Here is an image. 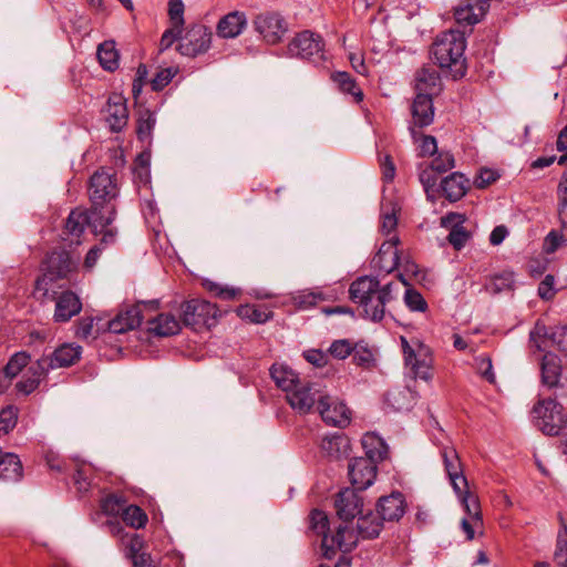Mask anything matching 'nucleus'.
<instances>
[{"instance_id":"50","label":"nucleus","mask_w":567,"mask_h":567,"mask_svg":"<svg viewBox=\"0 0 567 567\" xmlns=\"http://www.w3.org/2000/svg\"><path fill=\"white\" fill-rule=\"evenodd\" d=\"M177 72L178 69L174 66L161 69L151 81V86L153 91L163 90L166 85L169 84V82L177 74Z\"/></svg>"},{"instance_id":"46","label":"nucleus","mask_w":567,"mask_h":567,"mask_svg":"<svg viewBox=\"0 0 567 567\" xmlns=\"http://www.w3.org/2000/svg\"><path fill=\"white\" fill-rule=\"evenodd\" d=\"M555 561L561 567H567V525L563 524L557 534Z\"/></svg>"},{"instance_id":"57","label":"nucleus","mask_w":567,"mask_h":567,"mask_svg":"<svg viewBox=\"0 0 567 567\" xmlns=\"http://www.w3.org/2000/svg\"><path fill=\"white\" fill-rule=\"evenodd\" d=\"M404 301L409 309L412 311H425L427 307L426 301L422 295L413 289H406Z\"/></svg>"},{"instance_id":"62","label":"nucleus","mask_w":567,"mask_h":567,"mask_svg":"<svg viewBox=\"0 0 567 567\" xmlns=\"http://www.w3.org/2000/svg\"><path fill=\"white\" fill-rule=\"evenodd\" d=\"M555 278L553 275H546L538 286V295L544 300H550L555 296Z\"/></svg>"},{"instance_id":"22","label":"nucleus","mask_w":567,"mask_h":567,"mask_svg":"<svg viewBox=\"0 0 567 567\" xmlns=\"http://www.w3.org/2000/svg\"><path fill=\"white\" fill-rule=\"evenodd\" d=\"M529 337L538 350L544 349L545 342L538 339L548 337L559 351L567 353V326L556 327L549 332L545 324L536 323Z\"/></svg>"},{"instance_id":"38","label":"nucleus","mask_w":567,"mask_h":567,"mask_svg":"<svg viewBox=\"0 0 567 567\" xmlns=\"http://www.w3.org/2000/svg\"><path fill=\"white\" fill-rule=\"evenodd\" d=\"M97 59L103 69L114 71L118 66V53L114 41H104L97 48Z\"/></svg>"},{"instance_id":"16","label":"nucleus","mask_w":567,"mask_h":567,"mask_svg":"<svg viewBox=\"0 0 567 567\" xmlns=\"http://www.w3.org/2000/svg\"><path fill=\"white\" fill-rule=\"evenodd\" d=\"M318 411L328 425L344 427L350 423V410L330 395L319 398Z\"/></svg>"},{"instance_id":"17","label":"nucleus","mask_w":567,"mask_h":567,"mask_svg":"<svg viewBox=\"0 0 567 567\" xmlns=\"http://www.w3.org/2000/svg\"><path fill=\"white\" fill-rule=\"evenodd\" d=\"M320 396L319 390L313 384L301 382L286 394L289 405L300 414L309 413L315 403H319Z\"/></svg>"},{"instance_id":"48","label":"nucleus","mask_w":567,"mask_h":567,"mask_svg":"<svg viewBox=\"0 0 567 567\" xmlns=\"http://www.w3.org/2000/svg\"><path fill=\"white\" fill-rule=\"evenodd\" d=\"M326 297L321 291L301 290L293 296L295 303L300 308H309L324 300Z\"/></svg>"},{"instance_id":"10","label":"nucleus","mask_w":567,"mask_h":567,"mask_svg":"<svg viewBox=\"0 0 567 567\" xmlns=\"http://www.w3.org/2000/svg\"><path fill=\"white\" fill-rule=\"evenodd\" d=\"M252 28L260 39L267 44L281 42L288 31V24L284 17L275 11H265L255 16Z\"/></svg>"},{"instance_id":"44","label":"nucleus","mask_w":567,"mask_h":567,"mask_svg":"<svg viewBox=\"0 0 567 567\" xmlns=\"http://www.w3.org/2000/svg\"><path fill=\"white\" fill-rule=\"evenodd\" d=\"M237 315L243 319H248L250 322L264 323L270 318L271 313L264 308L245 305L237 309Z\"/></svg>"},{"instance_id":"5","label":"nucleus","mask_w":567,"mask_h":567,"mask_svg":"<svg viewBox=\"0 0 567 567\" xmlns=\"http://www.w3.org/2000/svg\"><path fill=\"white\" fill-rule=\"evenodd\" d=\"M85 226L91 227L95 235L102 234V243L112 244L115 241L116 229L111 227L110 217L103 216L101 212L92 207L89 210H72L65 221L64 234L79 238Z\"/></svg>"},{"instance_id":"29","label":"nucleus","mask_w":567,"mask_h":567,"mask_svg":"<svg viewBox=\"0 0 567 567\" xmlns=\"http://www.w3.org/2000/svg\"><path fill=\"white\" fill-rule=\"evenodd\" d=\"M416 94L425 93L431 97L437 94L442 89V83L437 71L431 66H423L415 74Z\"/></svg>"},{"instance_id":"55","label":"nucleus","mask_w":567,"mask_h":567,"mask_svg":"<svg viewBox=\"0 0 567 567\" xmlns=\"http://www.w3.org/2000/svg\"><path fill=\"white\" fill-rule=\"evenodd\" d=\"M455 166L454 157L451 153H440L437 157H435L430 167L439 174L445 173L452 169Z\"/></svg>"},{"instance_id":"7","label":"nucleus","mask_w":567,"mask_h":567,"mask_svg":"<svg viewBox=\"0 0 567 567\" xmlns=\"http://www.w3.org/2000/svg\"><path fill=\"white\" fill-rule=\"evenodd\" d=\"M45 274L35 282L34 295L38 299H44L49 295V282L56 279L68 278L70 274L76 270L78 261L73 260L69 252L64 250H54L45 259Z\"/></svg>"},{"instance_id":"23","label":"nucleus","mask_w":567,"mask_h":567,"mask_svg":"<svg viewBox=\"0 0 567 567\" xmlns=\"http://www.w3.org/2000/svg\"><path fill=\"white\" fill-rule=\"evenodd\" d=\"M399 238L392 235L380 247L378 254L374 256L372 262L375 268L381 271L391 272L399 265L398 251Z\"/></svg>"},{"instance_id":"12","label":"nucleus","mask_w":567,"mask_h":567,"mask_svg":"<svg viewBox=\"0 0 567 567\" xmlns=\"http://www.w3.org/2000/svg\"><path fill=\"white\" fill-rule=\"evenodd\" d=\"M213 33L204 24H194L188 28L178 43L177 50L182 55L196 56L205 53L212 44Z\"/></svg>"},{"instance_id":"30","label":"nucleus","mask_w":567,"mask_h":567,"mask_svg":"<svg viewBox=\"0 0 567 567\" xmlns=\"http://www.w3.org/2000/svg\"><path fill=\"white\" fill-rule=\"evenodd\" d=\"M468 179L461 173H452L441 183V189L450 202L460 200L467 192Z\"/></svg>"},{"instance_id":"6","label":"nucleus","mask_w":567,"mask_h":567,"mask_svg":"<svg viewBox=\"0 0 567 567\" xmlns=\"http://www.w3.org/2000/svg\"><path fill=\"white\" fill-rule=\"evenodd\" d=\"M117 193V179L114 174L101 169L92 175L89 186L91 207L96 208L103 216H109L110 224L115 216V207L112 202L116 198Z\"/></svg>"},{"instance_id":"47","label":"nucleus","mask_w":567,"mask_h":567,"mask_svg":"<svg viewBox=\"0 0 567 567\" xmlns=\"http://www.w3.org/2000/svg\"><path fill=\"white\" fill-rule=\"evenodd\" d=\"M513 278L511 274H503L492 277L485 285V290L491 295H497L504 290L511 289Z\"/></svg>"},{"instance_id":"15","label":"nucleus","mask_w":567,"mask_h":567,"mask_svg":"<svg viewBox=\"0 0 567 567\" xmlns=\"http://www.w3.org/2000/svg\"><path fill=\"white\" fill-rule=\"evenodd\" d=\"M412 122L409 126L412 138H419L416 127L423 128L432 124L434 120V107L432 97L429 94H416L411 105Z\"/></svg>"},{"instance_id":"31","label":"nucleus","mask_w":567,"mask_h":567,"mask_svg":"<svg viewBox=\"0 0 567 567\" xmlns=\"http://www.w3.org/2000/svg\"><path fill=\"white\" fill-rule=\"evenodd\" d=\"M23 475V467L19 456L14 453L0 452V480L18 482Z\"/></svg>"},{"instance_id":"60","label":"nucleus","mask_w":567,"mask_h":567,"mask_svg":"<svg viewBox=\"0 0 567 567\" xmlns=\"http://www.w3.org/2000/svg\"><path fill=\"white\" fill-rule=\"evenodd\" d=\"M437 173H435L430 166L422 169L420 173V182L422 183L424 190L427 196H431V192H435Z\"/></svg>"},{"instance_id":"51","label":"nucleus","mask_w":567,"mask_h":567,"mask_svg":"<svg viewBox=\"0 0 567 567\" xmlns=\"http://www.w3.org/2000/svg\"><path fill=\"white\" fill-rule=\"evenodd\" d=\"M17 410L13 406L0 411V435L8 434L17 424Z\"/></svg>"},{"instance_id":"39","label":"nucleus","mask_w":567,"mask_h":567,"mask_svg":"<svg viewBox=\"0 0 567 567\" xmlns=\"http://www.w3.org/2000/svg\"><path fill=\"white\" fill-rule=\"evenodd\" d=\"M400 208L393 202L382 205L381 230L384 235L392 236L398 225V213Z\"/></svg>"},{"instance_id":"19","label":"nucleus","mask_w":567,"mask_h":567,"mask_svg":"<svg viewBox=\"0 0 567 567\" xmlns=\"http://www.w3.org/2000/svg\"><path fill=\"white\" fill-rule=\"evenodd\" d=\"M489 0H466L454 9V17L461 25L478 23L489 9Z\"/></svg>"},{"instance_id":"8","label":"nucleus","mask_w":567,"mask_h":567,"mask_svg":"<svg viewBox=\"0 0 567 567\" xmlns=\"http://www.w3.org/2000/svg\"><path fill=\"white\" fill-rule=\"evenodd\" d=\"M532 414L535 425L547 435H558L566 422L563 406L554 399L539 400Z\"/></svg>"},{"instance_id":"37","label":"nucleus","mask_w":567,"mask_h":567,"mask_svg":"<svg viewBox=\"0 0 567 567\" xmlns=\"http://www.w3.org/2000/svg\"><path fill=\"white\" fill-rule=\"evenodd\" d=\"M331 80L338 85L339 90L344 94H350L355 103L363 100V92L357 85L354 79L347 72H334Z\"/></svg>"},{"instance_id":"32","label":"nucleus","mask_w":567,"mask_h":567,"mask_svg":"<svg viewBox=\"0 0 567 567\" xmlns=\"http://www.w3.org/2000/svg\"><path fill=\"white\" fill-rule=\"evenodd\" d=\"M148 330L159 337H169L179 332L181 322L173 315L161 313L148 319Z\"/></svg>"},{"instance_id":"21","label":"nucleus","mask_w":567,"mask_h":567,"mask_svg":"<svg viewBox=\"0 0 567 567\" xmlns=\"http://www.w3.org/2000/svg\"><path fill=\"white\" fill-rule=\"evenodd\" d=\"M105 121L113 132H120L126 126L128 112L126 102L122 95L113 94L105 106Z\"/></svg>"},{"instance_id":"4","label":"nucleus","mask_w":567,"mask_h":567,"mask_svg":"<svg viewBox=\"0 0 567 567\" xmlns=\"http://www.w3.org/2000/svg\"><path fill=\"white\" fill-rule=\"evenodd\" d=\"M328 516L326 513L319 509H313L310 514V528L322 536L321 548L323 556L327 559H332L336 555L337 549L348 553L353 549L357 545V537L353 532L348 528L347 525H340L337 529L336 535L329 536L328 532Z\"/></svg>"},{"instance_id":"45","label":"nucleus","mask_w":567,"mask_h":567,"mask_svg":"<svg viewBox=\"0 0 567 567\" xmlns=\"http://www.w3.org/2000/svg\"><path fill=\"white\" fill-rule=\"evenodd\" d=\"M155 115L150 110H143L140 112L137 120L136 133L140 140L144 141L148 138L155 126Z\"/></svg>"},{"instance_id":"11","label":"nucleus","mask_w":567,"mask_h":567,"mask_svg":"<svg viewBox=\"0 0 567 567\" xmlns=\"http://www.w3.org/2000/svg\"><path fill=\"white\" fill-rule=\"evenodd\" d=\"M401 342L405 364L411 368L416 378L424 381L431 380L432 357L430 349L419 341L411 344L404 337H401Z\"/></svg>"},{"instance_id":"42","label":"nucleus","mask_w":567,"mask_h":567,"mask_svg":"<svg viewBox=\"0 0 567 567\" xmlns=\"http://www.w3.org/2000/svg\"><path fill=\"white\" fill-rule=\"evenodd\" d=\"M30 357L24 352H18L11 357L6 364L2 373L8 377L9 383L16 378L19 372L29 364Z\"/></svg>"},{"instance_id":"26","label":"nucleus","mask_w":567,"mask_h":567,"mask_svg":"<svg viewBox=\"0 0 567 567\" xmlns=\"http://www.w3.org/2000/svg\"><path fill=\"white\" fill-rule=\"evenodd\" d=\"M321 452L331 460L348 457L351 451L350 439L340 433L324 436L320 444Z\"/></svg>"},{"instance_id":"59","label":"nucleus","mask_w":567,"mask_h":567,"mask_svg":"<svg viewBox=\"0 0 567 567\" xmlns=\"http://www.w3.org/2000/svg\"><path fill=\"white\" fill-rule=\"evenodd\" d=\"M566 238L564 235L556 230H551L544 239V251L546 254L555 252L564 243Z\"/></svg>"},{"instance_id":"9","label":"nucleus","mask_w":567,"mask_h":567,"mask_svg":"<svg viewBox=\"0 0 567 567\" xmlns=\"http://www.w3.org/2000/svg\"><path fill=\"white\" fill-rule=\"evenodd\" d=\"M288 52L291 56L321 64L326 60L324 42L320 34L305 30L296 34L288 44Z\"/></svg>"},{"instance_id":"56","label":"nucleus","mask_w":567,"mask_h":567,"mask_svg":"<svg viewBox=\"0 0 567 567\" xmlns=\"http://www.w3.org/2000/svg\"><path fill=\"white\" fill-rule=\"evenodd\" d=\"M471 238V233L465 229V227H460L455 229H451L450 234L447 236L449 243L454 247L456 250H461L468 239Z\"/></svg>"},{"instance_id":"40","label":"nucleus","mask_w":567,"mask_h":567,"mask_svg":"<svg viewBox=\"0 0 567 567\" xmlns=\"http://www.w3.org/2000/svg\"><path fill=\"white\" fill-rule=\"evenodd\" d=\"M461 502L470 517L475 523L482 522L480 502L476 495L470 493V491L461 486V494H457Z\"/></svg>"},{"instance_id":"25","label":"nucleus","mask_w":567,"mask_h":567,"mask_svg":"<svg viewBox=\"0 0 567 567\" xmlns=\"http://www.w3.org/2000/svg\"><path fill=\"white\" fill-rule=\"evenodd\" d=\"M404 512V498L399 492L381 497L377 505V514L383 522L399 520L403 516Z\"/></svg>"},{"instance_id":"34","label":"nucleus","mask_w":567,"mask_h":567,"mask_svg":"<svg viewBox=\"0 0 567 567\" xmlns=\"http://www.w3.org/2000/svg\"><path fill=\"white\" fill-rule=\"evenodd\" d=\"M270 375L276 385L288 394L300 382L297 373L284 364H274L270 369Z\"/></svg>"},{"instance_id":"24","label":"nucleus","mask_w":567,"mask_h":567,"mask_svg":"<svg viewBox=\"0 0 567 567\" xmlns=\"http://www.w3.org/2000/svg\"><path fill=\"white\" fill-rule=\"evenodd\" d=\"M248 20L243 11H231L217 23L216 33L221 39H235L247 28Z\"/></svg>"},{"instance_id":"3","label":"nucleus","mask_w":567,"mask_h":567,"mask_svg":"<svg viewBox=\"0 0 567 567\" xmlns=\"http://www.w3.org/2000/svg\"><path fill=\"white\" fill-rule=\"evenodd\" d=\"M465 40L460 32L449 31L436 37L431 48V54L437 65L450 69L454 79L465 74Z\"/></svg>"},{"instance_id":"1","label":"nucleus","mask_w":567,"mask_h":567,"mask_svg":"<svg viewBox=\"0 0 567 567\" xmlns=\"http://www.w3.org/2000/svg\"><path fill=\"white\" fill-rule=\"evenodd\" d=\"M401 286H408L401 274L399 281H391L382 287L375 278L363 276L350 285L349 295L353 302L362 307L364 316L377 322L384 318L385 305L394 299Z\"/></svg>"},{"instance_id":"20","label":"nucleus","mask_w":567,"mask_h":567,"mask_svg":"<svg viewBox=\"0 0 567 567\" xmlns=\"http://www.w3.org/2000/svg\"><path fill=\"white\" fill-rule=\"evenodd\" d=\"M362 504L357 491L349 487L340 491L334 502L337 514L344 522L353 519L361 512Z\"/></svg>"},{"instance_id":"61","label":"nucleus","mask_w":567,"mask_h":567,"mask_svg":"<svg viewBox=\"0 0 567 567\" xmlns=\"http://www.w3.org/2000/svg\"><path fill=\"white\" fill-rule=\"evenodd\" d=\"M497 178L498 175L496 172L488 168H482L474 181V185L476 188L483 189L494 183Z\"/></svg>"},{"instance_id":"13","label":"nucleus","mask_w":567,"mask_h":567,"mask_svg":"<svg viewBox=\"0 0 567 567\" xmlns=\"http://www.w3.org/2000/svg\"><path fill=\"white\" fill-rule=\"evenodd\" d=\"M157 300L140 302L121 310L117 316L109 322V330L113 333H124L140 327L144 319V310H156Z\"/></svg>"},{"instance_id":"14","label":"nucleus","mask_w":567,"mask_h":567,"mask_svg":"<svg viewBox=\"0 0 567 567\" xmlns=\"http://www.w3.org/2000/svg\"><path fill=\"white\" fill-rule=\"evenodd\" d=\"M182 320L185 326L207 324L209 319L217 317L218 309L216 305L202 299H192L181 307Z\"/></svg>"},{"instance_id":"52","label":"nucleus","mask_w":567,"mask_h":567,"mask_svg":"<svg viewBox=\"0 0 567 567\" xmlns=\"http://www.w3.org/2000/svg\"><path fill=\"white\" fill-rule=\"evenodd\" d=\"M206 288L213 296L223 300H233L239 295V289L224 287L216 282H207Z\"/></svg>"},{"instance_id":"35","label":"nucleus","mask_w":567,"mask_h":567,"mask_svg":"<svg viewBox=\"0 0 567 567\" xmlns=\"http://www.w3.org/2000/svg\"><path fill=\"white\" fill-rule=\"evenodd\" d=\"M45 373V369L38 360L34 364L29 367L22 379L17 383V390L25 395L30 394L39 386Z\"/></svg>"},{"instance_id":"18","label":"nucleus","mask_w":567,"mask_h":567,"mask_svg":"<svg viewBox=\"0 0 567 567\" xmlns=\"http://www.w3.org/2000/svg\"><path fill=\"white\" fill-rule=\"evenodd\" d=\"M82 353V348L72 343H65L55 349L50 355H43L39 362L48 372L50 369L68 368L76 363Z\"/></svg>"},{"instance_id":"54","label":"nucleus","mask_w":567,"mask_h":567,"mask_svg":"<svg viewBox=\"0 0 567 567\" xmlns=\"http://www.w3.org/2000/svg\"><path fill=\"white\" fill-rule=\"evenodd\" d=\"M475 365L478 374L489 383L495 382V373L493 372V364L489 357L480 355L475 358Z\"/></svg>"},{"instance_id":"43","label":"nucleus","mask_w":567,"mask_h":567,"mask_svg":"<svg viewBox=\"0 0 567 567\" xmlns=\"http://www.w3.org/2000/svg\"><path fill=\"white\" fill-rule=\"evenodd\" d=\"M126 506V499L118 494H110L101 501V509L106 515H122Z\"/></svg>"},{"instance_id":"36","label":"nucleus","mask_w":567,"mask_h":567,"mask_svg":"<svg viewBox=\"0 0 567 567\" xmlns=\"http://www.w3.org/2000/svg\"><path fill=\"white\" fill-rule=\"evenodd\" d=\"M383 528V520L377 513H369L358 518L357 529L362 538L378 537Z\"/></svg>"},{"instance_id":"27","label":"nucleus","mask_w":567,"mask_h":567,"mask_svg":"<svg viewBox=\"0 0 567 567\" xmlns=\"http://www.w3.org/2000/svg\"><path fill=\"white\" fill-rule=\"evenodd\" d=\"M82 309L80 298L72 291H63L56 298L54 320L58 322H66L78 315Z\"/></svg>"},{"instance_id":"53","label":"nucleus","mask_w":567,"mask_h":567,"mask_svg":"<svg viewBox=\"0 0 567 567\" xmlns=\"http://www.w3.org/2000/svg\"><path fill=\"white\" fill-rule=\"evenodd\" d=\"M184 9L185 7L182 0L168 1V16L175 28H183L185 23Z\"/></svg>"},{"instance_id":"58","label":"nucleus","mask_w":567,"mask_h":567,"mask_svg":"<svg viewBox=\"0 0 567 567\" xmlns=\"http://www.w3.org/2000/svg\"><path fill=\"white\" fill-rule=\"evenodd\" d=\"M353 346L347 339L336 340L329 348L330 354L339 360L346 359L352 353Z\"/></svg>"},{"instance_id":"64","label":"nucleus","mask_w":567,"mask_h":567,"mask_svg":"<svg viewBox=\"0 0 567 567\" xmlns=\"http://www.w3.org/2000/svg\"><path fill=\"white\" fill-rule=\"evenodd\" d=\"M466 216L460 213H449L441 218V226L451 229L463 227Z\"/></svg>"},{"instance_id":"63","label":"nucleus","mask_w":567,"mask_h":567,"mask_svg":"<svg viewBox=\"0 0 567 567\" xmlns=\"http://www.w3.org/2000/svg\"><path fill=\"white\" fill-rule=\"evenodd\" d=\"M182 30H183V28H175V25H173V28L166 30L164 32V34L162 35V39L159 42L161 51H164V50H167L168 48H171L172 44L176 40L181 41Z\"/></svg>"},{"instance_id":"49","label":"nucleus","mask_w":567,"mask_h":567,"mask_svg":"<svg viewBox=\"0 0 567 567\" xmlns=\"http://www.w3.org/2000/svg\"><path fill=\"white\" fill-rule=\"evenodd\" d=\"M352 359L357 365L364 368H369L374 360L371 349L361 342L353 346Z\"/></svg>"},{"instance_id":"28","label":"nucleus","mask_w":567,"mask_h":567,"mask_svg":"<svg viewBox=\"0 0 567 567\" xmlns=\"http://www.w3.org/2000/svg\"><path fill=\"white\" fill-rule=\"evenodd\" d=\"M445 471L456 494H461V486L467 487V481L463 475L460 457L455 450L445 449L442 453Z\"/></svg>"},{"instance_id":"33","label":"nucleus","mask_w":567,"mask_h":567,"mask_svg":"<svg viewBox=\"0 0 567 567\" xmlns=\"http://www.w3.org/2000/svg\"><path fill=\"white\" fill-rule=\"evenodd\" d=\"M540 369L544 384L553 388L559 383L561 375V362L556 354L551 352L544 354Z\"/></svg>"},{"instance_id":"2","label":"nucleus","mask_w":567,"mask_h":567,"mask_svg":"<svg viewBox=\"0 0 567 567\" xmlns=\"http://www.w3.org/2000/svg\"><path fill=\"white\" fill-rule=\"evenodd\" d=\"M362 446L365 456L351 458L348 464V475L355 491H364L373 484L378 473L377 463L386 455L383 441L374 435H364Z\"/></svg>"},{"instance_id":"41","label":"nucleus","mask_w":567,"mask_h":567,"mask_svg":"<svg viewBox=\"0 0 567 567\" xmlns=\"http://www.w3.org/2000/svg\"><path fill=\"white\" fill-rule=\"evenodd\" d=\"M121 516L126 525L135 529L143 528L148 520L146 513L137 505H126Z\"/></svg>"}]
</instances>
